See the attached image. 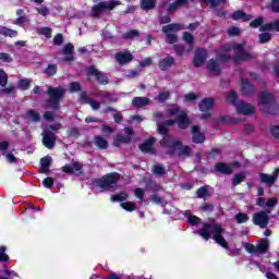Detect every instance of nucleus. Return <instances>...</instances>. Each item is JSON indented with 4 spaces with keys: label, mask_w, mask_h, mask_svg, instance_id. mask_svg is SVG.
<instances>
[{
    "label": "nucleus",
    "mask_w": 279,
    "mask_h": 279,
    "mask_svg": "<svg viewBox=\"0 0 279 279\" xmlns=\"http://www.w3.org/2000/svg\"><path fill=\"white\" fill-rule=\"evenodd\" d=\"M234 56L235 62H241V60H250L252 54L243 48L242 44H233L225 46L220 57L215 60H210L208 63V71L211 75H219L221 72V62H228L230 57Z\"/></svg>",
    "instance_id": "f257e3e1"
},
{
    "label": "nucleus",
    "mask_w": 279,
    "mask_h": 279,
    "mask_svg": "<svg viewBox=\"0 0 279 279\" xmlns=\"http://www.w3.org/2000/svg\"><path fill=\"white\" fill-rule=\"evenodd\" d=\"M197 234L205 239V241H208V239L215 240V243L223 247L225 250H228V242L226 239H223V228L220 227V225L217 223H205L201 230H198Z\"/></svg>",
    "instance_id": "f03ea898"
},
{
    "label": "nucleus",
    "mask_w": 279,
    "mask_h": 279,
    "mask_svg": "<svg viewBox=\"0 0 279 279\" xmlns=\"http://www.w3.org/2000/svg\"><path fill=\"white\" fill-rule=\"evenodd\" d=\"M274 96L269 93H262L258 97V106L267 114H279L278 105L271 104Z\"/></svg>",
    "instance_id": "7ed1b4c3"
},
{
    "label": "nucleus",
    "mask_w": 279,
    "mask_h": 279,
    "mask_svg": "<svg viewBox=\"0 0 279 279\" xmlns=\"http://www.w3.org/2000/svg\"><path fill=\"white\" fill-rule=\"evenodd\" d=\"M161 145L169 147L174 153L179 154V156H191V147L183 146L180 142L171 140V137H163Z\"/></svg>",
    "instance_id": "20e7f679"
},
{
    "label": "nucleus",
    "mask_w": 279,
    "mask_h": 279,
    "mask_svg": "<svg viewBox=\"0 0 279 279\" xmlns=\"http://www.w3.org/2000/svg\"><path fill=\"white\" fill-rule=\"evenodd\" d=\"M227 101L229 104H233V106H235L236 111L240 114H253V112H254V106H252L250 104H245L243 101L236 102V93H234V92H230L228 94Z\"/></svg>",
    "instance_id": "39448f33"
},
{
    "label": "nucleus",
    "mask_w": 279,
    "mask_h": 279,
    "mask_svg": "<svg viewBox=\"0 0 279 279\" xmlns=\"http://www.w3.org/2000/svg\"><path fill=\"white\" fill-rule=\"evenodd\" d=\"M48 95H49L48 106L50 108L58 109L60 99L64 97V88L49 86Z\"/></svg>",
    "instance_id": "423d86ee"
},
{
    "label": "nucleus",
    "mask_w": 279,
    "mask_h": 279,
    "mask_svg": "<svg viewBox=\"0 0 279 279\" xmlns=\"http://www.w3.org/2000/svg\"><path fill=\"white\" fill-rule=\"evenodd\" d=\"M169 114L170 117H177V123L181 130L189 128V123H191V121L186 117V112L180 110L178 107H172L169 110Z\"/></svg>",
    "instance_id": "0eeeda50"
},
{
    "label": "nucleus",
    "mask_w": 279,
    "mask_h": 279,
    "mask_svg": "<svg viewBox=\"0 0 279 279\" xmlns=\"http://www.w3.org/2000/svg\"><path fill=\"white\" fill-rule=\"evenodd\" d=\"M117 5H121L119 0H110V2H101L98 5H95L92 9L93 16H100L101 12H110L117 8Z\"/></svg>",
    "instance_id": "6e6552de"
},
{
    "label": "nucleus",
    "mask_w": 279,
    "mask_h": 279,
    "mask_svg": "<svg viewBox=\"0 0 279 279\" xmlns=\"http://www.w3.org/2000/svg\"><path fill=\"white\" fill-rule=\"evenodd\" d=\"M119 178H120L119 173L107 174L102 179L96 182V186L98 189L108 191V189H111L113 184H117V182H119Z\"/></svg>",
    "instance_id": "1a4fd4ad"
},
{
    "label": "nucleus",
    "mask_w": 279,
    "mask_h": 279,
    "mask_svg": "<svg viewBox=\"0 0 279 279\" xmlns=\"http://www.w3.org/2000/svg\"><path fill=\"white\" fill-rule=\"evenodd\" d=\"M180 29H182V25H180V24H169V25L162 27V32L165 34H168L166 37V40H167V43H169V45H173V43H175V40H178V38L175 37V35H173V33L180 32Z\"/></svg>",
    "instance_id": "9d476101"
},
{
    "label": "nucleus",
    "mask_w": 279,
    "mask_h": 279,
    "mask_svg": "<svg viewBox=\"0 0 279 279\" xmlns=\"http://www.w3.org/2000/svg\"><path fill=\"white\" fill-rule=\"evenodd\" d=\"M253 223L259 226V228H265L269 223V211H258L253 215Z\"/></svg>",
    "instance_id": "9b49d317"
},
{
    "label": "nucleus",
    "mask_w": 279,
    "mask_h": 279,
    "mask_svg": "<svg viewBox=\"0 0 279 279\" xmlns=\"http://www.w3.org/2000/svg\"><path fill=\"white\" fill-rule=\"evenodd\" d=\"M43 144L48 149H52V147L56 145V135L51 131H49V129H44Z\"/></svg>",
    "instance_id": "f8f14e48"
},
{
    "label": "nucleus",
    "mask_w": 279,
    "mask_h": 279,
    "mask_svg": "<svg viewBox=\"0 0 279 279\" xmlns=\"http://www.w3.org/2000/svg\"><path fill=\"white\" fill-rule=\"evenodd\" d=\"M278 173H279V168L275 169L272 174H265L262 173L259 175L260 182H264V184H267L268 186H271L276 180H278Z\"/></svg>",
    "instance_id": "ddd939ff"
},
{
    "label": "nucleus",
    "mask_w": 279,
    "mask_h": 279,
    "mask_svg": "<svg viewBox=\"0 0 279 279\" xmlns=\"http://www.w3.org/2000/svg\"><path fill=\"white\" fill-rule=\"evenodd\" d=\"M132 128H126L125 129V134H128L126 136L123 135H118L114 141H113V145H119V143H130V141H132Z\"/></svg>",
    "instance_id": "4468645a"
},
{
    "label": "nucleus",
    "mask_w": 279,
    "mask_h": 279,
    "mask_svg": "<svg viewBox=\"0 0 279 279\" xmlns=\"http://www.w3.org/2000/svg\"><path fill=\"white\" fill-rule=\"evenodd\" d=\"M116 60L119 62V64H128V62H132L134 60V57L130 52H118L116 54Z\"/></svg>",
    "instance_id": "2eb2a0df"
},
{
    "label": "nucleus",
    "mask_w": 279,
    "mask_h": 279,
    "mask_svg": "<svg viewBox=\"0 0 279 279\" xmlns=\"http://www.w3.org/2000/svg\"><path fill=\"white\" fill-rule=\"evenodd\" d=\"M89 75H95L100 84H108V77L104 73L97 71L94 66L88 69Z\"/></svg>",
    "instance_id": "dca6fc26"
},
{
    "label": "nucleus",
    "mask_w": 279,
    "mask_h": 279,
    "mask_svg": "<svg viewBox=\"0 0 279 279\" xmlns=\"http://www.w3.org/2000/svg\"><path fill=\"white\" fill-rule=\"evenodd\" d=\"M81 101H83V104H88L93 108V110H99V102L90 99V97H88V94L86 93L81 94Z\"/></svg>",
    "instance_id": "f3484780"
},
{
    "label": "nucleus",
    "mask_w": 279,
    "mask_h": 279,
    "mask_svg": "<svg viewBox=\"0 0 279 279\" xmlns=\"http://www.w3.org/2000/svg\"><path fill=\"white\" fill-rule=\"evenodd\" d=\"M192 132H193V136H192L193 143H204V141H206V137L204 136V134L199 132V126L197 125L193 126Z\"/></svg>",
    "instance_id": "a211bd4d"
},
{
    "label": "nucleus",
    "mask_w": 279,
    "mask_h": 279,
    "mask_svg": "<svg viewBox=\"0 0 279 279\" xmlns=\"http://www.w3.org/2000/svg\"><path fill=\"white\" fill-rule=\"evenodd\" d=\"M259 32H279V20L262 25Z\"/></svg>",
    "instance_id": "6ab92c4d"
},
{
    "label": "nucleus",
    "mask_w": 279,
    "mask_h": 279,
    "mask_svg": "<svg viewBox=\"0 0 279 279\" xmlns=\"http://www.w3.org/2000/svg\"><path fill=\"white\" fill-rule=\"evenodd\" d=\"M205 61H206V51L204 49H198L194 58L195 66H202V64H204Z\"/></svg>",
    "instance_id": "aec40b11"
},
{
    "label": "nucleus",
    "mask_w": 279,
    "mask_h": 279,
    "mask_svg": "<svg viewBox=\"0 0 279 279\" xmlns=\"http://www.w3.org/2000/svg\"><path fill=\"white\" fill-rule=\"evenodd\" d=\"M62 170L64 173H77V171H82V163L74 162L72 165L64 166Z\"/></svg>",
    "instance_id": "412c9836"
},
{
    "label": "nucleus",
    "mask_w": 279,
    "mask_h": 279,
    "mask_svg": "<svg viewBox=\"0 0 279 279\" xmlns=\"http://www.w3.org/2000/svg\"><path fill=\"white\" fill-rule=\"evenodd\" d=\"M214 104H215V100H213V98H206L202 100L199 104L201 112H208V110L213 108Z\"/></svg>",
    "instance_id": "4be33fe9"
},
{
    "label": "nucleus",
    "mask_w": 279,
    "mask_h": 279,
    "mask_svg": "<svg viewBox=\"0 0 279 279\" xmlns=\"http://www.w3.org/2000/svg\"><path fill=\"white\" fill-rule=\"evenodd\" d=\"M51 165V157L47 156L41 158L40 160V173H48L49 172V166Z\"/></svg>",
    "instance_id": "5701e85b"
},
{
    "label": "nucleus",
    "mask_w": 279,
    "mask_h": 279,
    "mask_svg": "<svg viewBox=\"0 0 279 279\" xmlns=\"http://www.w3.org/2000/svg\"><path fill=\"white\" fill-rule=\"evenodd\" d=\"M132 105L135 108H145V106H149V100L145 97H136L132 100Z\"/></svg>",
    "instance_id": "b1692460"
},
{
    "label": "nucleus",
    "mask_w": 279,
    "mask_h": 279,
    "mask_svg": "<svg viewBox=\"0 0 279 279\" xmlns=\"http://www.w3.org/2000/svg\"><path fill=\"white\" fill-rule=\"evenodd\" d=\"M94 144L99 149H108V141H106V138H104L102 136L96 135L94 137Z\"/></svg>",
    "instance_id": "393cba45"
},
{
    "label": "nucleus",
    "mask_w": 279,
    "mask_h": 279,
    "mask_svg": "<svg viewBox=\"0 0 279 279\" xmlns=\"http://www.w3.org/2000/svg\"><path fill=\"white\" fill-rule=\"evenodd\" d=\"M231 16L233 21H251L252 20V15H247L243 11H236Z\"/></svg>",
    "instance_id": "a878e982"
},
{
    "label": "nucleus",
    "mask_w": 279,
    "mask_h": 279,
    "mask_svg": "<svg viewBox=\"0 0 279 279\" xmlns=\"http://www.w3.org/2000/svg\"><path fill=\"white\" fill-rule=\"evenodd\" d=\"M175 123V121L173 120H169L167 122L163 123H158V131L160 134H167V132H169V126L173 125Z\"/></svg>",
    "instance_id": "bb28decb"
},
{
    "label": "nucleus",
    "mask_w": 279,
    "mask_h": 279,
    "mask_svg": "<svg viewBox=\"0 0 279 279\" xmlns=\"http://www.w3.org/2000/svg\"><path fill=\"white\" fill-rule=\"evenodd\" d=\"M155 142L156 140H154V137L148 138L144 144L140 145L141 151H144V153L151 151V146L154 145Z\"/></svg>",
    "instance_id": "cd10ccee"
},
{
    "label": "nucleus",
    "mask_w": 279,
    "mask_h": 279,
    "mask_svg": "<svg viewBox=\"0 0 279 279\" xmlns=\"http://www.w3.org/2000/svg\"><path fill=\"white\" fill-rule=\"evenodd\" d=\"M173 64V57H167L159 62V69L167 71Z\"/></svg>",
    "instance_id": "c85d7f7f"
},
{
    "label": "nucleus",
    "mask_w": 279,
    "mask_h": 279,
    "mask_svg": "<svg viewBox=\"0 0 279 279\" xmlns=\"http://www.w3.org/2000/svg\"><path fill=\"white\" fill-rule=\"evenodd\" d=\"M257 254H265L267 250H269V241L267 240H262L257 245Z\"/></svg>",
    "instance_id": "c756f323"
},
{
    "label": "nucleus",
    "mask_w": 279,
    "mask_h": 279,
    "mask_svg": "<svg viewBox=\"0 0 279 279\" xmlns=\"http://www.w3.org/2000/svg\"><path fill=\"white\" fill-rule=\"evenodd\" d=\"M242 93L244 95H250V93H254V86L250 84L247 80H242Z\"/></svg>",
    "instance_id": "7c9ffc66"
},
{
    "label": "nucleus",
    "mask_w": 279,
    "mask_h": 279,
    "mask_svg": "<svg viewBox=\"0 0 279 279\" xmlns=\"http://www.w3.org/2000/svg\"><path fill=\"white\" fill-rule=\"evenodd\" d=\"M0 34L2 36H9V38H14L19 36V33L16 31L10 29L8 27H0Z\"/></svg>",
    "instance_id": "2f4dec72"
},
{
    "label": "nucleus",
    "mask_w": 279,
    "mask_h": 279,
    "mask_svg": "<svg viewBox=\"0 0 279 279\" xmlns=\"http://www.w3.org/2000/svg\"><path fill=\"white\" fill-rule=\"evenodd\" d=\"M142 10H154L156 8V0H142Z\"/></svg>",
    "instance_id": "473e14b6"
},
{
    "label": "nucleus",
    "mask_w": 279,
    "mask_h": 279,
    "mask_svg": "<svg viewBox=\"0 0 279 279\" xmlns=\"http://www.w3.org/2000/svg\"><path fill=\"white\" fill-rule=\"evenodd\" d=\"M216 171L219 173H230L232 171V167L226 163H217L215 166Z\"/></svg>",
    "instance_id": "72a5a7b5"
},
{
    "label": "nucleus",
    "mask_w": 279,
    "mask_h": 279,
    "mask_svg": "<svg viewBox=\"0 0 279 279\" xmlns=\"http://www.w3.org/2000/svg\"><path fill=\"white\" fill-rule=\"evenodd\" d=\"M63 53H64V56H65V60H68V61L73 60V56H72V53H73V45L68 44V45L64 47V49H63Z\"/></svg>",
    "instance_id": "f704fd0d"
},
{
    "label": "nucleus",
    "mask_w": 279,
    "mask_h": 279,
    "mask_svg": "<svg viewBox=\"0 0 279 279\" xmlns=\"http://www.w3.org/2000/svg\"><path fill=\"white\" fill-rule=\"evenodd\" d=\"M26 118L28 119V121H33L34 123L40 121V114H38V112L34 110L27 111Z\"/></svg>",
    "instance_id": "c9c22d12"
},
{
    "label": "nucleus",
    "mask_w": 279,
    "mask_h": 279,
    "mask_svg": "<svg viewBox=\"0 0 279 279\" xmlns=\"http://www.w3.org/2000/svg\"><path fill=\"white\" fill-rule=\"evenodd\" d=\"M121 208L124 210H128L129 213H133V210H136V204L133 202H124L120 204Z\"/></svg>",
    "instance_id": "e433bc0d"
},
{
    "label": "nucleus",
    "mask_w": 279,
    "mask_h": 279,
    "mask_svg": "<svg viewBox=\"0 0 279 279\" xmlns=\"http://www.w3.org/2000/svg\"><path fill=\"white\" fill-rule=\"evenodd\" d=\"M236 223H247L250 221V216L247 214L240 213L235 216Z\"/></svg>",
    "instance_id": "4c0bfd02"
},
{
    "label": "nucleus",
    "mask_w": 279,
    "mask_h": 279,
    "mask_svg": "<svg viewBox=\"0 0 279 279\" xmlns=\"http://www.w3.org/2000/svg\"><path fill=\"white\" fill-rule=\"evenodd\" d=\"M244 180H245V173L235 174L234 178L232 179V184L233 186H236L241 184V182H243Z\"/></svg>",
    "instance_id": "58836bf2"
},
{
    "label": "nucleus",
    "mask_w": 279,
    "mask_h": 279,
    "mask_svg": "<svg viewBox=\"0 0 279 279\" xmlns=\"http://www.w3.org/2000/svg\"><path fill=\"white\" fill-rule=\"evenodd\" d=\"M128 197V193L122 192L117 195L111 196V202H125V198Z\"/></svg>",
    "instance_id": "ea45409f"
},
{
    "label": "nucleus",
    "mask_w": 279,
    "mask_h": 279,
    "mask_svg": "<svg viewBox=\"0 0 279 279\" xmlns=\"http://www.w3.org/2000/svg\"><path fill=\"white\" fill-rule=\"evenodd\" d=\"M187 223H190V226H197L198 223H202V219L197 216L190 215L187 217Z\"/></svg>",
    "instance_id": "a19ab883"
},
{
    "label": "nucleus",
    "mask_w": 279,
    "mask_h": 279,
    "mask_svg": "<svg viewBox=\"0 0 279 279\" xmlns=\"http://www.w3.org/2000/svg\"><path fill=\"white\" fill-rule=\"evenodd\" d=\"M210 8H217V5H221V3H226V0H203Z\"/></svg>",
    "instance_id": "79ce46f5"
},
{
    "label": "nucleus",
    "mask_w": 279,
    "mask_h": 279,
    "mask_svg": "<svg viewBox=\"0 0 279 279\" xmlns=\"http://www.w3.org/2000/svg\"><path fill=\"white\" fill-rule=\"evenodd\" d=\"M37 33L46 38H51V28L49 27L39 28Z\"/></svg>",
    "instance_id": "37998d69"
},
{
    "label": "nucleus",
    "mask_w": 279,
    "mask_h": 279,
    "mask_svg": "<svg viewBox=\"0 0 279 279\" xmlns=\"http://www.w3.org/2000/svg\"><path fill=\"white\" fill-rule=\"evenodd\" d=\"M271 40V34L270 33H263L259 35V43L265 44L269 43Z\"/></svg>",
    "instance_id": "c03bdc74"
},
{
    "label": "nucleus",
    "mask_w": 279,
    "mask_h": 279,
    "mask_svg": "<svg viewBox=\"0 0 279 279\" xmlns=\"http://www.w3.org/2000/svg\"><path fill=\"white\" fill-rule=\"evenodd\" d=\"M155 99L156 101H159V104H162V101H167V99H169V92H161Z\"/></svg>",
    "instance_id": "a18cd8bd"
},
{
    "label": "nucleus",
    "mask_w": 279,
    "mask_h": 279,
    "mask_svg": "<svg viewBox=\"0 0 279 279\" xmlns=\"http://www.w3.org/2000/svg\"><path fill=\"white\" fill-rule=\"evenodd\" d=\"M186 3V0H177L175 3H172L170 7H169V12H174V10L178 9V5H184Z\"/></svg>",
    "instance_id": "49530a36"
},
{
    "label": "nucleus",
    "mask_w": 279,
    "mask_h": 279,
    "mask_svg": "<svg viewBox=\"0 0 279 279\" xmlns=\"http://www.w3.org/2000/svg\"><path fill=\"white\" fill-rule=\"evenodd\" d=\"M0 260L2 263H8V260H10V257H8V254H5V246L0 247Z\"/></svg>",
    "instance_id": "de8ad7c7"
},
{
    "label": "nucleus",
    "mask_w": 279,
    "mask_h": 279,
    "mask_svg": "<svg viewBox=\"0 0 279 279\" xmlns=\"http://www.w3.org/2000/svg\"><path fill=\"white\" fill-rule=\"evenodd\" d=\"M8 84V74L3 70H0V86Z\"/></svg>",
    "instance_id": "09e8293b"
},
{
    "label": "nucleus",
    "mask_w": 279,
    "mask_h": 279,
    "mask_svg": "<svg viewBox=\"0 0 279 279\" xmlns=\"http://www.w3.org/2000/svg\"><path fill=\"white\" fill-rule=\"evenodd\" d=\"M56 73H58V68L53 64L48 65V68L46 69V74L48 75H56Z\"/></svg>",
    "instance_id": "8fccbe9b"
},
{
    "label": "nucleus",
    "mask_w": 279,
    "mask_h": 279,
    "mask_svg": "<svg viewBox=\"0 0 279 279\" xmlns=\"http://www.w3.org/2000/svg\"><path fill=\"white\" fill-rule=\"evenodd\" d=\"M153 171H154V173H155L156 175H162V174H165V168H163L162 166H160V165L154 166Z\"/></svg>",
    "instance_id": "3c124183"
},
{
    "label": "nucleus",
    "mask_w": 279,
    "mask_h": 279,
    "mask_svg": "<svg viewBox=\"0 0 279 279\" xmlns=\"http://www.w3.org/2000/svg\"><path fill=\"white\" fill-rule=\"evenodd\" d=\"M29 84H32L29 80H22L20 81L19 86L22 90H27L29 88Z\"/></svg>",
    "instance_id": "603ef678"
},
{
    "label": "nucleus",
    "mask_w": 279,
    "mask_h": 279,
    "mask_svg": "<svg viewBox=\"0 0 279 279\" xmlns=\"http://www.w3.org/2000/svg\"><path fill=\"white\" fill-rule=\"evenodd\" d=\"M151 202H154L155 204H160L161 206H165L167 204L165 199H162L160 196H157V195L151 197Z\"/></svg>",
    "instance_id": "864d4df0"
},
{
    "label": "nucleus",
    "mask_w": 279,
    "mask_h": 279,
    "mask_svg": "<svg viewBox=\"0 0 279 279\" xmlns=\"http://www.w3.org/2000/svg\"><path fill=\"white\" fill-rule=\"evenodd\" d=\"M276 204H278V198L272 197V198H269V199L266 202V207H267V208H274V206H276Z\"/></svg>",
    "instance_id": "5fc2aeb1"
},
{
    "label": "nucleus",
    "mask_w": 279,
    "mask_h": 279,
    "mask_svg": "<svg viewBox=\"0 0 279 279\" xmlns=\"http://www.w3.org/2000/svg\"><path fill=\"white\" fill-rule=\"evenodd\" d=\"M80 88H81V85L77 82L70 84V93H77Z\"/></svg>",
    "instance_id": "6e6d98bb"
},
{
    "label": "nucleus",
    "mask_w": 279,
    "mask_h": 279,
    "mask_svg": "<svg viewBox=\"0 0 279 279\" xmlns=\"http://www.w3.org/2000/svg\"><path fill=\"white\" fill-rule=\"evenodd\" d=\"M183 40H185V43H187L189 45H193V35L185 32L183 34Z\"/></svg>",
    "instance_id": "4d7b16f0"
},
{
    "label": "nucleus",
    "mask_w": 279,
    "mask_h": 279,
    "mask_svg": "<svg viewBox=\"0 0 279 279\" xmlns=\"http://www.w3.org/2000/svg\"><path fill=\"white\" fill-rule=\"evenodd\" d=\"M263 17H257L256 20L251 22V27H260V25H263Z\"/></svg>",
    "instance_id": "13d9d810"
},
{
    "label": "nucleus",
    "mask_w": 279,
    "mask_h": 279,
    "mask_svg": "<svg viewBox=\"0 0 279 279\" xmlns=\"http://www.w3.org/2000/svg\"><path fill=\"white\" fill-rule=\"evenodd\" d=\"M245 250H246V252H248V254H258L256 246H254L252 244H246Z\"/></svg>",
    "instance_id": "bf43d9fd"
},
{
    "label": "nucleus",
    "mask_w": 279,
    "mask_h": 279,
    "mask_svg": "<svg viewBox=\"0 0 279 279\" xmlns=\"http://www.w3.org/2000/svg\"><path fill=\"white\" fill-rule=\"evenodd\" d=\"M144 195H145V191L143 189L135 190V197H137V199H140V202H143Z\"/></svg>",
    "instance_id": "052dcab7"
},
{
    "label": "nucleus",
    "mask_w": 279,
    "mask_h": 279,
    "mask_svg": "<svg viewBox=\"0 0 279 279\" xmlns=\"http://www.w3.org/2000/svg\"><path fill=\"white\" fill-rule=\"evenodd\" d=\"M196 194L198 195V197H206V195H208V189L201 187L197 190Z\"/></svg>",
    "instance_id": "680f3d73"
},
{
    "label": "nucleus",
    "mask_w": 279,
    "mask_h": 279,
    "mask_svg": "<svg viewBox=\"0 0 279 279\" xmlns=\"http://www.w3.org/2000/svg\"><path fill=\"white\" fill-rule=\"evenodd\" d=\"M63 41H64V38L62 37V34H58L53 38L54 45H62Z\"/></svg>",
    "instance_id": "e2e57ef3"
},
{
    "label": "nucleus",
    "mask_w": 279,
    "mask_h": 279,
    "mask_svg": "<svg viewBox=\"0 0 279 279\" xmlns=\"http://www.w3.org/2000/svg\"><path fill=\"white\" fill-rule=\"evenodd\" d=\"M240 33L241 31L239 29V27H231L228 31L229 36H239Z\"/></svg>",
    "instance_id": "0e129e2a"
},
{
    "label": "nucleus",
    "mask_w": 279,
    "mask_h": 279,
    "mask_svg": "<svg viewBox=\"0 0 279 279\" xmlns=\"http://www.w3.org/2000/svg\"><path fill=\"white\" fill-rule=\"evenodd\" d=\"M270 132L275 138L279 140V126H276V125L271 126Z\"/></svg>",
    "instance_id": "69168bd1"
},
{
    "label": "nucleus",
    "mask_w": 279,
    "mask_h": 279,
    "mask_svg": "<svg viewBox=\"0 0 279 279\" xmlns=\"http://www.w3.org/2000/svg\"><path fill=\"white\" fill-rule=\"evenodd\" d=\"M138 36V31H130L124 35V38H136Z\"/></svg>",
    "instance_id": "338daca9"
},
{
    "label": "nucleus",
    "mask_w": 279,
    "mask_h": 279,
    "mask_svg": "<svg viewBox=\"0 0 279 279\" xmlns=\"http://www.w3.org/2000/svg\"><path fill=\"white\" fill-rule=\"evenodd\" d=\"M272 12H279V0H271Z\"/></svg>",
    "instance_id": "774afa93"
}]
</instances>
